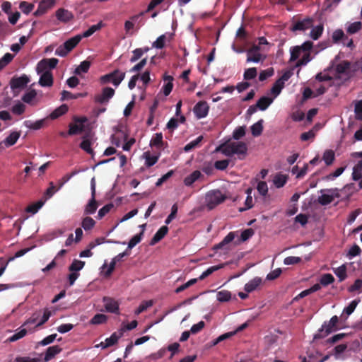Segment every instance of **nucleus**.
<instances>
[{
    "instance_id": "37998d69",
    "label": "nucleus",
    "mask_w": 362,
    "mask_h": 362,
    "mask_svg": "<svg viewBox=\"0 0 362 362\" xmlns=\"http://www.w3.org/2000/svg\"><path fill=\"white\" fill-rule=\"evenodd\" d=\"M27 332H28L26 329H22L18 332L8 337L6 339V342H14L16 341H18L24 337L27 334Z\"/></svg>"
},
{
    "instance_id": "8fccbe9b",
    "label": "nucleus",
    "mask_w": 362,
    "mask_h": 362,
    "mask_svg": "<svg viewBox=\"0 0 362 362\" xmlns=\"http://www.w3.org/2000/svg\"><path fill=\"white\" fill-rule=\"evenodd\" d=\"M95 224V221L89 216H86L82 221L81 226L85 230H88L94 227Z\"/></svg>"
},
{
    "instance_id": "9d476101",
    "label": "nucleus",
    "mask_w": 362,
    "mask_h": 362,
    "mask_svg": "<svg viewBox=\"0 0 362 362\" xmlns=\"http://www.w3.org/2000/svg\"><path fill=\"white\" fill-rule=\"evenodd\" d=\"M209 106L206 101L198 102L193 108L194 114L197 119H202L207 116Z\"/></svg>"
},
{
    "instance_id": "f03ea898",
    "label": "nucleus",
    "mask_w": 362,
    "mask_h": 362,
    "mask_svg": "<svg viewBox=\"0 0 362 362\" xmlns=\"http://www.w3.org/2000/svg\"><path fill=\"white\" fill-rule=\"evenodd\" d=\"M227 197L219 189H213L206 194L205 202L209 209H213L226 199Z\"/></svg>"
},
{
    "instance_id": "4d7b16f0",
    "label": "nucleus",
    "mask_w": 362,
    "mask_h": 362,
    "mask_svg": "<svg viewBox=\"0 0 362 362\" xmlns=\"http://www.w3.org/2000/svg\"><path fill=\"white\" fill-rule=\"evenodd\" d=\"M284 82H281V81H279V79L274 83L272 89H271V91L273 94H274L276 96L278 95L281 90L284 88Z\"/></svg>"
},
{
    "instance_id": "680f3d73",
    "label": "nucleus",
    "mask_w": 362,
    "mask_h": 362,
    "mask_svg": "<svg viewBox=\"0 0 362 362\" xmlns=\"http://www.w3.org/2000/svg\"><path fill=\"white\" fill-rule=\"evenodd\" d=\"M274 71L273 68H269L266 70H263L260 72L259 76V80L260 81H264L269 77H271L274 75Z\"/></svg>"
},
{
    "instance_id": "9b49d317",
    "label": "nucleus",
    "mask_w": 362,
    "mask_h": 362,
    "mask_svg": "<svg viewBox=\"0 0 362 362\" xmlns=\"http://www.w3.org/2000/svg\"><path fill=\"white\" fill-rule=\"evenodd\" d=\"M55 0H42L38 5L37 9L34 12V16H40L45 14L54 4Z\"/></svg>"
},
{
    "instance_id": "ea45409f",
    "label": "nucleus",
    "mask_w": 362,
    "mask_h": 362,
    "mask_svg": "<svg viewBox=\"0 0 362 362\" xmlns=\"http://www.w3.org/2000/svg\"><path fill=\"white\" fill-rule=\"evenodd\" d=\"M323 29L322 25H319L313 28L310 33V37L314 40H317L322 35Z\"/></svg>"
},
{
    "instance_id": "f257e3e1",
    "label": "nucleus",
    "mask_w": 362,
    "mask_h": 362,
    "mask_svg": "<svg viewBox=\"0 0 362 362\" xmlns=\"http://www.w3.org/2000/svg\"><path fill=\"white\" fill-rule=\"evenodd\" d=\"M247 151V145L243 141H228L216 148V151L221 152L226 156H232L236 154L240 159H243L245 157Z\"/></svg>"
},
{
    "instance_id": "473e14b6",
    "label": "nucleus",
    "mask_w": 362,
    "mask_h": 362,
    "mask_svg": "<svg viewBox=\"0 0 362 362\" xmlns=\"http://www.w3.org/2000/svg\"><path fill=\"white\" fill-rule=\"evenodd\" d=\"M85 265V262L78 260V259H74L72 263L69 267V272H78L80 270H81Z\"/></svg>"
},
{
    "instance_id": "052dcab7",
    "label": "nucleus",
    "mask_w": 362,
    "mask_h": 362,
    "mask_svg": "<svg viewBox=\"0 0 362 362\" xmlns=\"http://www.w3.org/2000/svg\"><path fill=\"white\" fill-rule=\"evenodd\" d=\"M360 302L359 299H355L352 300L349 305L344 309V312L347 315H350L356 309L357 305Z\"/></svg>"
},
{
    "instance_id": "7c9ffc66",
    "label": "nucleus",
    "mask_w": 362,
    "mask_h": 362,
    "mask_svg": "<svg viewBox=\"0 0 362 362\" xmlns=\"http://www.w3.org/2000/svg\"><path fill=\"white\" fill-rule=\"evenodd\" d=\"M122 337V333L119 332V334H117V332H114L112 334V335L105 339V346H112L117 343L119 338Z\"/></svg>"
},
{
    "instance_id": "393cba45",
    "label": "nucleus",
    "mask_w": 362,
    "mask_h": 362,
    "mask_svg": "<svg viewBox=\"0 0 362 362\" xmlns=\"http://www.w3.org/2000/svg\"><path fill=\"white\" fill-rule=\"evenodd\" d=\"M68 110H69V107L66 105L63 104V105H60L59 107H57V109H55L49 115V117L52 119H55L59 117L60 116L64 115L65 113H66Z\"/></svg>"
},
{
    "instance_id": "79ce46f5",
    "label": "nucleus",
    "mask_w": 362,
    "mask_h": 362,
    "mask_svg": "<svg viewBox=\"0 0 362 362\" xmlns=\"http://www.w3.org/2000/svg\"><path fill=\"white\" fill-rule=\"evenodd\" d=\"M102 27V22L98 24L91 25L87 30H86L82 35V37H88L91 36L95 32L99 30Z\"/></svg>"
},
{
    "instance_id": "412c9836",
    "label": "nucleus",
    "mask_w": 362,
    "mask_h": 362,
    "mask_svg": "<svg viewBox=\"0 0 362 362\" xmlns=\"http://www.w3.org/2000/svg\"><path fill=\"white\" fill-rule=\"evenodd\" d=\"M272 102L273 98L267 96H263L257 100L256 105L259 110L264 111L268 108V107L272 103Z\"/></svg>"
},
{
    "instance_id": "49530a36",
    "label": "nucleus",
    "mask_w": 362,
    "mask_h": 362,
    "mask_svg": "<svg viewBox=\"0 0 362 362\" xmlns=\"http://www.w3.org/2000/svg\"><path fill=\"white\" fill-rule=\"evenodd\" d=\"M14 58V55L11 53H6L0 59V70L7 66Z\"/></svg>"
},
{
    "instance_id": "dca6fc26",
    "label": "nucleus",
    "mask_w": 362,
    "mask_h": 362,
    "mask_svg": "<svg viewBox=\"0 0 362 362\" xmlns=\"http://www.w3.org/2000/svg\"><path fill=\"white\" fill-rule=\"evenodd\" d=\"M204 177L199 170H194L184 179V184L186 186H191L194 182Z\"/></svg>"
},
{
    "instance_id": "20e7f679",
    "label": "nucleus",
    "mask_w": 362,
    "mask_h": 362,
    "mask_svg": "<svg viewBox=\"0 0 362 362\" xmlns=\"http://www.w3.org/2000/svg\"><path fill=\"white\" fill-rule=\"evenodd\" d=\"M74 123H70L69 125V131L67 134L69 136L76 135L82 133L84 130V124L88 122L86 117H73Z\"/></svg>"
},
{
    "instance_id": "864d4df0",
    "label": "nucleus",
    "mask_w": 362,
    "mask_h": 362,
    "mask_svg": "<svg viewBox=\"0 0 362 362\" xmlns=\"http://www.w3.org/2000/svg\"><path fill=\"white\" fill-rule=\"evenodd\" d=\"M202 139H203V136H199L196 139H194V140L192 141L191 142H189V144H187L184 147L185 151H186V152L190 151L191 150H192L193 148L197 147Z\"/></svg>"
},
{
    "instance_id": "69168bd1",
    "label": "nucleus",
    "mask_w": 362,
    "mask_h": 362,
    "mask_svg": "<svg viewBox=\"0 0 362 362\" xmlns=\"http://www.w3.org/2000/svg\"><path fill=\"white\" fill-rule=\"evenodd\" d=\"M229 163H230V160L228 159L217 160L214 163V166L217 170H224L228 168Z\"/></svg>"
},
{
    "instance_id": "5fc2aeb1",
    "label": "nucleus",
    "mask_w": 362,
    "mask_h": 362,
    "mask_svg": "<svg viewBox=\"0 0 362 362\" xmlns=\"http://www.w3.org/2000/svg\"><path fill=\"white\" fill-rule=\"evenodd\" d=\"M80 147L88 154L93 155L94 153L91 148V141L89 139H83L80 144Z\"/></svg>"
},
{
    "instance_id": "c9c22d12",
    "label": "nucleus",
    "mask_w": 362,
    "mask_h": 362,
    "mask_svg": "<svg viewBox=\"0 0 362 362\" xmlns=\"http://www.w3.org/2000/svg\"><path fill=\"white\" fill-rule=\"evenodd\" d=\"M144 14V12H141L138 15L133 16L131 17L132 21H127L124 23V29L127 33H129L131 30H132L134 27V24L133 21H136L140 16H142Z\"/></svg>"
},
{
    "instance_id": "423d86ee",
    "label": "nucleus",
    "mask_w": 362,
    "mask_h": 362,
    "mask_svg": "<svg viewBox=\"0 0 362 362\" xmlns=\"http://www.w3.org/2000/svg\"><path fill=\"white\" fill-rule=\"evenodd\" d=\"M90 188H91V199L89 200L88 203L85 207L84 214H94L98 208V204L95 200V177H93L90 181Z\"/></svg>"
},
{
    "instance_id": "72a5a7b5",
    "label": "nucleus",
    "mask_w": 362,
    "mask_h": 362,
    "mask_svg": "<svg viewBox=\"0 0 362 362\" xmlns=\"http://www.w3.org/2000/svg\"><path fill=\"white\" fill-rule=\"evenodd\" d=\"M143 235L144 230H141V231L139 234H136L134 236H133L128 243V249H132L138 243H139L142 239Z\"/></svg>"
},
{
    "instance_id": "1a4fd4ad",
    "label": "nucleus",
    "mask_w": 362,
    "mask_h": 362,
    "mask_svg": "<svg viewBox=\"0 0 362 362\" xmlns=\"http://www.w3.org/2000/svg\"><path fill=\"white\" fill-rule=\"evenodd\" d=\"M58 62L59 60L56 58L43 59L37 63L36 71L37 74H40V72H42L45 70L54 69L57 66Z\"/></svg>"
},
{
    "instance_id": "a878e982",
    "label": "nucleus",
    "mask_w": 362,
    "mask_h": 362,
    "mask_svg": "<svg viewBox=\"0 0 362 362\" xmlns=\"http://www.w3.org/2000/svg\"><path fill=\"white\" fill-rule=\"evenodd\" d=\"M351 67V63L349 61L344 60L335 66V71L337 74H346Z\"/></svg>"
},
{
    "instance_id": "0eeeda50",
    "label": "nucleus",
    "mask_w": 362,
    "mask_h": 362,
    "mask_svg": "<svg viewBox=\"0 0 362 362\" xmlns=\"http://www.w3.org/2000/svg\"><path fill=\"white\" fill-rule=\"evenodd\" d=\"M313 20L311 18H305L303 20L293 21L290 30L292 32L305 31L312 28Z\"/></svg>"
},
{
    "instance_id": "5701e85b",
    "label": "nucleus",
    "mask_w": 362,
    "mask_h": 362,
    "mask_svg": "<svg viewBox=\"0 0 362 362\" xmlns=\"http://www.w3.org/2000/svg\"><path fill=\"white\" fill-rule=\"evenodd\" d=\"M21 136L19 132H11L4 141V144L6 147H10L14 145Z\"/></svg>"
},
{
    "instance_id": "58836bf2",
    "label": "nucleus",
    "mask_w": 362,
    "mask_h": 362,
    "mask_svg": "<svg viewBox=\"0 0 362 362\" xmlns=\"http://www.w3.org/2000/svg\"><path fill=\"white\" fill-rule=\"evenodd\" d=\"M61 100H71V99H77L79 97H83L86 94L83 93H77V94H73L71 92L68 90H63L61 93Z\"/></svg>"
},
{
    "instance_id": "cd10ccee",
    "label": "nucleus",
    "mask_w": 362,
    "mask_h": 362,
    "mask_svg": "<svg viewBox=\"0 0 362 362\" xmlns=\"http://www.w3.org/2000/svg\"><path fill=\"white\" fill-rule=\"evenodd\" d=\"M274 184L277 188H281L284 186L287 182V177L283 174H276L273 180Z\"/></svg>"
},
{
    "instance_id": "ddd939ff",
    "label": "nucleus",
    "mask_w": 362,
    "mask_h": 362,
    "mask_svg": "<svg viewBox=\"0 0 362 362\" xmlns=\"http://www.w3.org/2000/svg\"><path fill=\"white\" fill-rule=\"evenodd\" d=\"M41 76L39 80V84L42 87H50L53 85V75L50 70H45L40 72Z\"/></svg>"
},
{
    "instance_id": "2eb2a0df",
    "label": "nucleus",
    "mask_w": 362,
    "mask_h": 362,
    "mask_svg": "<svg viewBox=\"0 0 362 362\" xmlns=\"http://www.w3.org/2000/svg\"><path fill=\"white\" fill-rule=\"evenodd\" d=\"M168 227L163 226L160 227L151 240L150 245H153L160 241L168 233Z\"/></svg>"
},
{
    "instance_id": "6e6d98bb",
    "label": "nucleus",
    "mask_w": 362,
    "mask_h": 362,
    "mask_svg": "<svg viewBox=\"0 0 362 362\" xmlns=\"http://www.w3.org/2000/svg\"><path fill=\"white\" fill-rule=\"evenodd\" d=\"M346 167H340V168H338L334 173H330L327 175H326L325 177H324V180H333L334 178L339 177V175H341L343 172L344 171Z\"/></svg>"
},
{
    "instance_id": "aec40b11",
    "label": "nucleus",
    "mask_w": 362,
    "mask_h": 362,
    "mask_svg": "<svg viewBox=\"0 0 362 362\" xmlns=\"http://www.w3.org/2000/svg\"><path fill=\"white\" fill-rule=\"evenodd\" d=\"M62 351V349L58 345L49 346L45 353V356L44 360L45 362L50 361L52 358H54L57 354H59Z\"/></svg>"
},
{
    "instance_id": "774afa93",
    "label": "nucleus",
    "mask_w": 362,
    "mask_h": 362,
    "mask_svg": "<svg viewBox=\"0 0 362 362\" xmlns=\"http://www.w3.org/2000/svg\"><path fill=\"white\" fill-rule=\"evenodd\" d=\"M15 362H40V359L29 356H18L15 358Z\"/></svg>"
},
{
    "instance_id": "4be33fe9",
    "label": "nucleus",
    "mask_w": 362,
    "mask_h": 362,
    "mask_svg": "<svg viewBox=\"0 0 362 362\" xmlns=\"http://www.w3.org/2000/svg\"><path fill=\"white\" fill-rule=\"evenodd\" d=\"M143 157L145 158L146 166L150 168L158 162L160 153L157 156H151L149 151H146L144 153Z\"/></svg>"
},
{
    "instance_id": "4468645a",
    "label": "nucleus",
    "mask_w": 362,
    "mask_h": 362,
    "mask_svg": "<svg viewBox=\"0 0 362 362\" xmlns=\"http://www.w3.org/2000/svg\"><path fill=\"white\" fill-rule=\"evenodd\" d=\"M104 306L105 310L111 313H119V304L112 298L104 297L103 298Z\"/></svg>"
},
{
    "instance_id": "f8f14e48",
    "label": "nucleus",
    "mask_w": 362,
    "mask_h": 362,
    "mask_svg": "<svg viewBox=\"0 0 362 362\" xmlns=\"http://www.w3.org/2000/svg\"><path fill=\"white\" fill-rule=\"evenodd\" d=\"M29 82L30 78L24 74L20 77H13L11 80L10 86L12 89L23 88Z\"/></svg>"
},
{
    "instance_id": "b1692460",
    "label": "nucleus",
    "mask_w": 362,
    "mask_h": 362,
    "mask_svg": "<svg viewBox=\"0 0 362 362\" xmlns=\"http://www.w3.org/2000/svg\"><path fill=\"white\" fill-rule=\"evenodd\" d=\"M163 144H164V142L163 140L162 133L155 134L150 141V146L151 147L155 146L158 148H160L163 147Z\"/></svg>"
},
{
    "instance_id": "6e6552de",
    "label": "nucleus",
    "mask_w": 362,
    "mask_h": 362,
    "mask_svg": "<svg viewBox=\"0 0 362 362\" xmlns=\"http://www.w3.org/2000/svg\"><path fill=\"white\" fill-rule=\"evenodd\" d=\"M114 95L115 90L112 88L105 87L103 88L101 93L95 95L94 101L99 104H107Z\"/></svg>"
},
{
    "instance_id": "2f4dec72",
    "label": "nucleus",
    "mask_w": 362,
    "mask_h": 362,
    "mask_svg": "<svg viewBox=\"0 0 362 362\" xmlns=\"http://www.w3.org/2000/svg\"><path fill=\"white\" fill-rule=\"evenodd\" d=\"M263 119H260L251 127V132L254 136H259L263 131Z\"/></svg>"
},
{
    "instance_id": "a18cd8bd",
    "label": "nucleus",
    "mask_w": 362,
    "mask_h": 362,
    "mask_svg": "<svg viewBox=\"0 0 362 362\" xmlns=\"http://www.w3.org/2000/svg\"><path fill=\"white\" fill-rule=\"evenodd\" d=\"M334 281V278L331 274H325L322 275L320 283L323 286H327Z\"/></svg>"
},
{
    "instance_id": "e2e57ef3",
    "label": "nucleus",
    "mask_w": 362,
    "mask_h": 362,
    "mask_svg": "<svg viewBox=\"0 0 362 362\" xmlns=\"http://www.w3.org/2000/svg\"><path fill=\"white\" fill-rule=\"evenodd\" d=\"M37 93L35 90H31L27 93H25L22 97V100L23 102L26 103H30L36 97Z\"/></svg>"
},
{
    "instance_id": "c85d7f7f",
    "label": "nucleus",
    "mask_w": 362,
    "mask_h": 362,
    "mask_svg": "<svg viewBox=\"0 0 362 362\" xmlns=\"http://www.w3.org/2000/svg\"><path fill=\"white\" fill-rule=\"evenodd\" d=\"M90 62L85 60L81 62L80 65L77 66L74 71L76 75H81L82 73H87L90 69Z\"/></svg>"
},
{
    "instance_id": "c756f323",
    "label": "nucleus",
    "mask_w": 362,
    "mask_h": 362,
    "mask_svg": "<svg viewBox=\"0 0 362 362\" xmlns=\"http://www.w3.org/2000/svg\"><path fill=\"white\" fill-rule=\"evenodd\" d=\"M335 159L334 152L332 150H326L322 156V160L325 161L327 165L332 164Z\"/></svg>"
},
{
    "instance_id": "338daca9",
    "label": "nucleus",
    "mask_w": 362,
    "mask_h": 362,
    "mask_svg": "<svg viewBox=\"0 0 362 362\" xmlns=\"http://www.w3.org/2000/svg\"><path fill=\"white\" fill-rule=\"evenodd\" d=\"M354 112L356 114V119L357 120L362 121V100L356 102Z\"/></svg>"
},
{
    "instance_id": "f3484780",
    "label": "nucleus",
    "mask_w": 362,
    "mask_h": 362,
    "mask_svg": "<svg viewBox=\"0 0 362 362\" xmlns=\"http://www.w3.org/2000/svg\"><path fill=\"white\" fill-rule=\"evenodd\" d=\"M56 16L58 20L63 22H68L74 18L71 12L64 8H59L56 11Z\"/></svg>"
},
{
    "instance_id": "de8ad7c7",
    "label": "nucleus",
    "mask_w": 362,
    "mask_h": 362,
    "mask_svg": "<svg viewBox=\"0 0 362 362\" xmlns=\"http://www.w3.org/2000/svg\"><path fill=\"white\" fill-rule=\"evenodd\" d=\"M35 6L33 4L28 3L27 1H21L19 5V8L22 12L25 14H29L34 8Z\"/></svg>"
},
{
    "instance_id": "a19ab883",
    "label": "nucleus",
    "mask_w": 362,
    "mask_h": 362,
    "mask_svg": "<svg viewBox=\"0 0 362 362\" xmlns=\"http://www.w3.org/2000/svg\"><path fill=\"white\" fill-rule=\"evenodd\" d=\"M216 297L219 302H227L231 298V293L228 291L222 290L217 293Z\"/></svg>"
},
{
    "instance_id": "0e129e2a",
    "label": "nucleus",
    "mask_w": 362,
    "mask_h": 362,
    "mask_svg": "<svg viewBox=\"0 0 362 362\" xmlns=\"http://www.w3.org/2000/svg\"><path fill=\"white\" fill-rule=\"evenodd\" d=\"M311 60L310 53L305 52L302 58L299 59L296 64V67H299L306 65Z\"/></svg>"
},
{
    "instance_id": "a211bd4d",
    "label": "nucleus",
    "mask_w": 362,
    "mask_h": 362,
    "mask_svg": "<svg viewBox=\"0 0 362 362\" xmlns=\"http://www.w3.org/2000/svg\"><path fill=\"white\" fill-rule=\"evenodd\" d=\"M82 39V36L81 35H77L69 40H67L65 42H64L63 45L65 47V49L69 52L80 42Z\"/></svg>"
},
{
    "instance_id": "3c124183",
    "label": "nucleus",
    "mask_w": 362,
    "mask_h": 362,
    "mask_svg": "<svg viewBox=\"0 0 362 362\" xmlns=\"http://www.w3.org/2000/svg\"><path fill=\"white\" fill-rule=\"evenodd\" d=\"M362 28V23L360 21H356L351 23L347 28V33L349 34H354L358 32Z\"/></svg>"
},
{
    "instance_id": "4c0bfd02",
    "label": "nucleus",
    "mask_w": 362,
    "mask_h": 362,
    "mask_svg": "<svg viewBox=\"0 0 362 362\" xmlns=\"http://www.w3.org/2000/svg\"><path fill=\"white\" fill-rule=\"evenodd\" d=\"M24 125L29 129L37 130L42 128L43 125V120H37L36 122L26 120L24 122Z\"/></svg>"
},
{
    "instance_id": "c03bdc74",
    "label": "nucleus",
    "mask_w": 362,
    "mask_h": 362,
    "mask_svg": "<svg viewBox=\"0 0 362 362\" xmlns=\"http://www.w3.org/2000/svg\"><path fill=\"white\" fill-rule=\"evenodd\" d=\"M334 201V195L323 194L320 196L317 199V202L322 206L329 204Z\"/></svg>"
},
{
    "instance_id": "f704fd0d",
    "label": "nucleus",
    "mask_w": 362,
    "mask_h": 362,
    "mask_svg": "<svg viewBox=\"0 0 362 362\" xmlns=\"http://www.w3.org/2000/svg\"><path fill=\"white\" fill-rule=\"evenodd\" d=\"M235 238V234L233 232H230L223 239V240L219 243L218 245H215V249H221L224 245L230 243L232 242Z\"/></svg>"
},
{
    "instance_id": "09e8293b",
    "label": "nucleus",
    "mask_w": 362,
    "mask_h": 362,
    "mask_svg": "<svg viewBox=\"0 0 362 362\" xmlns=\"http://www.w3.org/2000/svg\"><path fill=\"white\" fill-rule=\"evenodd\" d=\"M107 320V317L104 314H96L90 320V324L92 325H100L105 322Z\"/></svg>"
},
{
    "instance_id": "bb28decb",
    "label": "nucleus",
    "mask_w": 362,
    "mask_h": 362,
    "mask_svg": "<svg viewBox=\"0 0 362 362\" xmlns=\"http://www.w3.org/2000/svg\"><path fill=\"white\" fill-rule=\"evenodd\" d=\"M228 264H220L218 265L212 266L209 267L206 271H204L199 277V280H203L208 276L211 275L213 272L218 270L219 269L223 268L225 265Z\"/></svg>"
},
{
    "instance_id": "13d9d810",
    "label": "nucleus",
    "mask_w": 362,
    "mask_h": 362,
    "mask_svg": "<svg viewBox=\"0 0 362 362\" xmlns=\"http://www.w3.org/2000/svg\"><path fill=\"white\" fill-rule=\"evenodd\" d=\"M257 74V69L255 67L249 68L245 71L244 79L252 80L254 79Z\"/></svg>"
},
{
    "instance_id": "7ed1b4c3",
    "label": "nucleus",
    "mask_w": 362,
    "mask_h": 362,
    "mask_svg": "<svg viewBox=\"0 0 362 362\" xmlns=\"http://www.w3.org/2000/svg\"><path fill=\"white\" fill-rule=\"evenodd\" d=\"M125 77V72L115 69L112 72L102 76L100 81L102 83H112L115 86H118Z\"/></svg>"
},
{
    "instance_id": "bf43d9fd",
    "label": "nucleus",
    "mask_w": 362,
    "mask_h": 362,
    "mask_svg": "<svg viewBox=\"0 0 362 362\" xmlns=\"http://www.w3.org/2000/svg\"><path fill=\"white\" fill-rule=\"evenodd\" d=\"M302 51L299 46H295L291 48V57L290 62H294L297 60L300 56Z\"/></svg>"
},
{
    "instance_id": "e433bc0d",
    "label": "nucleus",
    "mask_w": 362,
    "mask_h": 362,
    "mask_svg": "<svg viewBox=\"0 0 362 362\" xmlns=\"http://www.w3.org/2000/svg\"><path fill=\"white\" fill-rule=\"evenodd\" d=\"M334 274L339 278V281H342L346 279V267L344 264L339 267L334 269Z\"/></svg>"
},
{
    "instance_id": "39448f33",
    "label": "nucleus",
    "mask_w": 362,
    "mask_h": 362,
    "mask_svg": "<svg viewBox=\"0 0 362 362\" xmlns=\"http://www.w3.org/2000/svg\"><path fill=\"white\" fill-rule=\"evenodd\" d=\"M339 321V318L337 315L333 316L330 320L327 322H325L322 326V328L318 330V332L315 334L314 339H321L327 337L329 333L334 329L337 324Z\"/></svg>"
},
{
    "instance_id": "603ef678",
    "label": "nucleus",
    "mask_w": 362,
    "mask_h": 362,
    "mask_svg": "<svg viewBox=\"0 0 362 362\" xmlns=\"http://www.w3.org/2000/svg\"><path fill=\"white\" fill-rule=\"evenodd\" d=\"M114 205L112 204H107L103 206L98 213L97 218L101 219L103 218L109 211L113 208Z\"/></svg>"
},
{
    "instance_id": "6ab92c4d",
    "label": "nucleus",
    "mask_w": 362,
    "mask_h": 362,
    "mask_svg": "<svg viewBox=\"0 0 362 362\" xmlns=\"http://www.w3.org/2000/svg\"><path fill=\"white\" fill-rule=\"evenodd\" d=\"M262 281L259 277H255L245 285V291L247 293L254 291L261 284Z\"/></svg>"
}]
</instances>
